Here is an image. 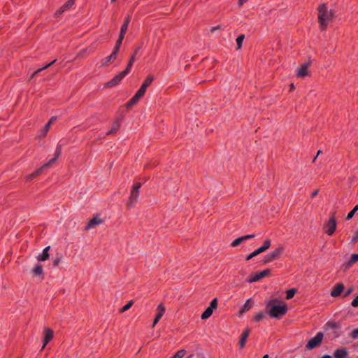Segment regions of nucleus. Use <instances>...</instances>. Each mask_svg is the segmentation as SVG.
Here are the masks:
<instances>
[{
    "label": "nucleus",
    "mask_w": 358,
    "mask_h": 358,
    "mask_svg": "<svg viewBox=\"0 0 358 358\" xmlns=\"http://www.w3.org/2000/svg\"><path fill=\"white\" fill-rule=\"evenodd\" d=\"M310 65L309 62L304 63L299 69L297 76L299 77H304L308 75V68Z\"/></svg>",
    "instance_id": "dca6fc26"
},
{
    "label": "nucleus",
    "mask_w": 358,
    "mask_h": 358,
    "mask_svg": "<svg viewBox=\"0 0 358 358\" xmlns=\"http://www.w3.org/2000/svg\"><path fill=\"white\" fill-rule=\"evenodd\" d=\"M43 70V69H39L38 70L36 71L33 75L31 76V78H33L34 77H35L38 73H40L41 71H42Z\"/></svg>",
    "instance_id": "603ef678"
},
{
    "label": "nucleus",
    "mask_w": 358,
    "mask_h": 358,
    "mask_svg": "<svg viewBox=\"0 0 358 358\" xmlns=\"http://www.w3.org/2000/svg\"><path fill=\"white\" fill-rule=\"evenodd\" d=\"M348 355V352L345 348L336 349L334 352V358H345Z\"/></svg>",
    "instance_id": "4468645a"
},
{
    "label": "nucleus",
    "mask_w": 358,
    "mask_h": 358,
    "mask_svg": "<svg viewBox=\"0 0 358 358\" xmlns=\"http://www.w3.org/2000/svg\"><path fill=\"white\" fill-rule=\"evenodd\" d=\"M269 273H270V270L265 269L264 271H262L255 274L252 278L247 280V282H248L250 283L257 282L259 280L262 279V278L267 276Z\"/></svg>",
    "instance_id": "6e6552de"
},
{
    "label": "nucleus",
    "mask_w": 358,
    "mask_h": 358,
    "mask_svg": "<svg viewBox=\"0 0 358 358\" xmlns=\"http://www.w3.org/2000/svg\"><path fill=\"white\" fill-rule=\"evenodd\" d=\"M244 38H245V35L243 34H241L240 35L237 39H236V43H237V49H241V47H242V43L244 41Z\"/></svg>",
    "instance_id": "c756f323"
},
{
    "label": "nucleus",
    "mask_w": 358,
    "mask_h": 358,
    "mask_svg": "<svg viewBox=\"0 0 358 358\" xmlns=\"http://www.w3.org/2000/svg\"><path fill=\"white\" fill-rule=\"evenodd\" d=\"M61 152H62V145L59 144V145H57L56 150H55V157L50 159L47 163L44 164V166L48 167V166H51L53 163H55L56 162L57 159L61 155Z\"/></svg>",
    "instance_id": "9b49d317"
},
{
    "label": "nucleus",
    "mask_w": 358,
    "mask_h": 358,
    "mask_svg": "<svg viewBox=\"0 0 358 358\" xmlns=\"http://www.w3.org/2000/svg\"><path fill=\"white\" fill-rule=\"evenodd\" d=\"M322 358H332V357L330 355H324Z\"/></svg>",
    "instance_id": "680f3d73"
},
{
    "label": "nucleus",
    "mask_w": 358,
    "mask_h": 358,
    "mask_svg": "<svg viewBox=\"0 0 358 358\" xmlns=\"http://www.w3.org/2000/svg\"><path fill=\"white\" fill-rule=\"evenodd\" d=\"M350 336L353 340L357 339L358 338V328L352 330V332L350 334Z\"/></svg>",
    "instance_id": "ea45409f"
},
{
    "label": "nucleus",
    "mask_w": 358,
    "mask_h": 358,
    "mask_svg": "<svg viewBox=\"0 0 358 358\" xmlns=\"http://www.w3.org/2000/svg\"><path fill=\"white\" fill-rule=\"evenodd\" d=\"M351 306L354 308L358 307V295L351 302Z\"/></svg>",
    "instance_id": "c03bdc74"
},
{
    "label": "nucleus",
    "mask_w": 358,
    "mask_h": 358,
    "mask_svg": "<svg viewBox=\"0 0 358 358\" xmlns=\"http://www.w3.org/2000/svg\"><path fill=\"white\" fill-rule=\"evenodd\" d=\"M318 192H319V190H318V189L315 190V191L313 192V194H312V197L315 196L318 194Z\"/></svg>",
    "instance_id": "6e6d98bb"
},
{
    "label": "nucleus",
    "mask_w": 358,
    "mask_h": 358,
    "mask_svg": "<svg viewBox=\"0 0 358 358\" xmlns=\"http://www.w3.org/2000/svg\"><path fill=\"white\" fill-rule=\"evenodd\" d=\"M250 333V329L249 328H247L241 334V339L239 341V345L241 348H245V343L247 341V339L248 338Z\"/></svg>",
    "instance_id": "ddd939ff"
},
{
    "label": "nucleus",
    "mask_w": 358,
    "mask_h": 358,
    "mask_svg": "<svg viewBox=\"0 0 358 358\" xmlns=\"http://www.w3.org/2000/svg\"><path fill=\"white\" fill-rule=\"evenodd\" d=\"M358 211V205L355 206V208L351 210L347 215L346 220H349L352 218L355 213Z\"/></svg>",
    "instance_id": "e433bc0d"
},
{
    "label": "nucleus",
    "mask_w": 358,
    "mask_h": 358,
    "mask_svg": "<svg viewBox=\"0 0 358 358\" xmlns=\"http://www.w3.org/2000/svg\"><path fill=\"white\" fill-rule=\"evenodd\" d=\"M354 290H355V288L353 286L348 287V289L345 291V292L342 296V297L345 298V297L348 296L354 292Z\"/></svg>",
    "instance_id": "4c0bfd02"
},
{
    "label": "nucleus",
    "mask_w": 358,
    "mask_h": 358,
    "mask_svg": "<svg viewBox=\"0 0 358 358\" xmlns=\"http://www.w3.org/2000/svg\"><path fill=\"white\" fill-rule=\"evenodd\" d=\"M53 338V331L51 329L46 328L45 329V338L43 341V345L42 349H44L46 345Z\"/></svg>",
    "instance_id": "f8f14e48"
},
{
    "label": "nucleus",
    "mask_w": 358,
    "mask_h": 358,
    "mask_svg": "<svg viewBox=\"0 0 358 358\" xmlns=\"http://www.w3.org/2000/svg\"><path fill=\"white\" fill-rule=\"evenodd\" d=\"M124 37V36L120 35L119 38H118V40H117V41L116 43V45L115 46V48H114V49L113 50V52H114L115 53H116V54L118 53L119 50H120V45H121V44L122 43Z\"/></svg>",
    "instance_id": "bb28decb"
},
{
    "label": "nucleus",
    "mask_w": 358,
    "mask_h": 358,
    "mask_svg": "<svg viewBox=\"0 0 358 358\" xmlns=\"http://www.w3.org/2000/svg\"><path fill=\"white\" fill-rule=\"evenodd\" d=\"M125 77L120 72L119 74L116 75L113 79L107 82L105 85V87H113L116 86L120 83V82Z\"/></svg>",
    "instance_id": "0eeeda50"
},
{
    "label": "nucleus",
    "mask_w": 358,
    "mask_h": 358,
    "mask_svg": "<svg viewBox=\"0 0 358 358\" xmlns=\"http://www.w3.org/2000/svg\"><path fill=\"white\" fill-rule=\"evenodd\" d=\"M264 315L263 313H259V314L255 315L254 319L256 322H259L264 317Z\"/></svg>",
    "instance_id": "37998d69"
},
{
    "label": "nucleus",
    "mask_w": 358,
    "mask_h": 358,
    "mask_svg": "<svg viewBox=\"0 0 358 358\" xmlns=\"http://www.w3.org/2000/svg\"><path fill=\"white\" fill-rule=\"evenodd\" d=\"M50 127V125L47 123L45 124V126L44 127V129L43 130V133L41 134V137H45V135L47 134Z\"/></svg>",
    "instance_id": "a19ab883"
},
{
    "label": "nucleus",
    "mask_w": 358,
    "mask_h": 358,
    "mask_svg": "<svg viewBox=\"0 0 358 358\" xmlns=\"http://www.w3.org/2000/svg\"><path fill=\"white\" fill-rule=\"evenodd\" d=\"M117 54L112 52V53L106 57L102 62V66H107L109 63L113 62L117 58Z\"/></svg>",
    "instance_id": "a211bd4d"
},
{
    "label": "nucleus",
    "mask_w": 358,
    "mask_h": 358,
    "mask_svg": "<svg viewBox=\"0 0 358 358\" xmlns=\"http://www.w3.org/2000/svg\"><path fill=\"white\" fill-rule=\"evenodd\" d=\"M222 27L221 26L218 25V26H216V27H213L212 29H211V32H214L215 30H218V29H221Z\"/></svg>",
    "instance_id": "864d4df0"
},
{
    "label": "nucleus",
    "mask_w": 358,
    "mask_h": 358,
    "mask_svg": "<svg viewBox=\"0 0 358 358\" xmlns=\"http://www.w3.org/2000/svg\"><path fill=\"white\" fill-rule=\"evenodd\" d=\"M217 299H213L210 303V306L208 307L211 308L212 309H215L217 308Z\"/></svg>",
    "instance_id": "79ce46f5"
},
{
    "label": "nucleus",
    "mask_w": 358,
    "mask_h": 358,
    "mask_svg": "<svg viewBox=\"0 0 358 358\" xmlns=\"http://www.w3.org/2000/svg\"><path fill=\"white\" fill-rule=\"evenodd\" d=\"M248 0H239L238 3L241 6L243 5L245 2H246Z\"/></svg>",
    "instance_id": "bf43d9fd"
},
{
    "label": "nucleus",
    "mask_w": 358,
    "mask_h": 358,
    "mask_svg": "<svg viewBox=\"0 0 358 358\" xmlns=\"http://www.w3.org/2000/svg\"><path fill=\"white\" fill-rule=\"evenodd\" d=\"M134 62H135V56H134V55H132V56L131 57V58H130V60H129V64H128V65H127V66L126 69H125V70H124L123 71H122V74L123 76H126L129 73V71H130V70H131V67H132L133 64H134Z\"/></svg>",
    "instance_id": "4be33fe9"
},
{
    "label": "nucleus",
    "mask_w": 358,
    "mask_h": 358,
    "mask_svg": "<svg viewBox=\"0 0 358 358\" xmlns=\"http://www.w3.org/2000/svg\"><path fill=\"white\" fill-rule=\"evenodd\" d=\"M159 320H160V318H158V317H155V320L153 322L152 328L155 327V326L158 323Z\"/></svg>",
    "instance_id": "5fc2aeb1"
},
{
    "label": "nucleus",
    "mask_w": 358,
    "mask_h": 358,
    "mask_svg": "<svg viewBox=\"0 0 358 358\" xmlns=\"http://www.w3.org/2000/svg\"><path fill=\"white\" fill-rule=\"evenodd\" d=\"M141 182H137L136 184H135L133 186L132 190H136V191L138 192V189L141 188Z\"/></svg>",
    "instance_id": "49530a36"
},
{
    "label": "nucleus",
    "mask_w": 358,
    "mask_h": 358,
    "mask_svg": "<svg viewBox=\"0 0 358 358\" xmlns=\"http://www.w3.org/2000/svg\"><path fill=\"white\" fill-rule=\"evenodd\" d=\"M74 3V0H69L64 6H62L60 9L56 13V15L59 16L65 10L71 7Z\"/></svg>",
    "instance_id": "f3484780"
},
{
    "label": "nucleus",
    "mask_w": 358,
    "mask_h": 358,
    "mask_svg": "<svg viewBox=\"0 0 358 358\" xmlns=\"http://www.w3.org/2000/svg\"><path fill=\"white\" fill-rule=\"evenodd\" d=\"M186 355V350H180L178 351L173 357L171 358H182Z\"/></svg>",
    "instance_id": "f704fd0d"
},
{
    "label": "nucleus",
    "mask_w": 358,
    "mask_h": 358,
    "mask_svg": "<svg viewBox=\"0 0 358 358\" xmlns=\"http://www.w3.org/2000/svg\"><path fill=\"white\" fill-rule=\"evenodd\" d=\"M143 44L141 43L135 50L134 53L132 55L136 57V54L139 52L140 49L142 48Z\"/></svg>",
    "instance_id": "de8ad7c7"
},
{
    "label": "nucleus",
    "mask_w": 358,
    "mask_h": 358,
    "mask_svg": "<svg viewBox=\"0 0 358 358\" xmlns=\"http://www.w3.org/2000/svg\"><path fill=\"white\" fill-rule=\"evenodd\" d=\"M50 249V246H48L43 250L41 255H39L38 257V259L42 262L47 260L49 257V250Z\"/></svg>",
    "instance_id": "6ab92c4d"
},
{
    "label": "nucleus",
    "mask_w": 358,
    "mask_h": 358,
    "mask_svg": "<svg viewBox=\"0 0 358 358\" xmlns=\"http://www.w3.org/2000/svg\"><path fill=\"white\" fill-rule=\"evenodd\" d=\"M321 153H322V151H321V150H319V151L317 152L316 157H315L313 159V162L316 160L317 157H318Z\"/></svg>",
    "instance_id": "4d7b16f0"
},
{
    "label": "nucleus",
    "mask_w": 358,
    "mask_h": 358,
    "mask_svg": "<svg viewBox=\"0 0 358 358\" xmlns=\"http://www.w3.org/2000/svg\"><path fill=\"white\" fill-rule=\"evenodd\" d=\"M57 120V117L56 116H52L50 120H49V122H48V124H49L50 125H51L55 120Z\"/></svg>",
    "instance_id": "8fccbe9b"
},
{
    "label": "nucleus",
    "mask_w": 358,
    "mask_h": 358,
    "mask_svg": "<svg viewBox=\"0 0 358 358\" xmlns=\"http://www.w3.org/2000/svg\"><path fill=\"white\" fill-rule=\"evenodd\" d=\"M318 20L322 30H325L329 22L334 18L335 13L333 10H329L326 4H321L318 8Z\"/></svg>",
    "instance_id": "f03ea898"
},
{
    "label": "nucleus",
    "mask_w": 358,
    "mask_h": 358,
    "mask_svg": "<svg viewBox=\"0 0 358 358\" xmlns=\"http://www.w3.org/2000/svg\"><path fill=\"white\" fill-rule=\"evenodd\" d=\"M153 80V76H149L147 77L141 87H140V90L144 91L145 92L147 87L151 84V83Z\"/></svg>",
    "instance_id": "5701e85b"
},
{
    "label": "nucleus",
    "mask_w": 358,
    "mask_h": 358,
    "mask_svg": "<svg viewBox=\"0 0 358 358\" xmlns=\"http://www.w3.org/2000/svg\"><path fill=\"white\" fill-rule=\"evenodd\" d=\"M59 262V259H56L54 260V264L55 265H58Z\"/></svg>",
    "instance_id": "052dcab7"
},
{
    "label": "nucleus",
    "mask_w": 358,
    "mask_h": 358,
    "mask_svg": "<svg viewBox=\"0 0 358 358\" xmlns=\"http://www.w3.org/2000/svg\"><path fill=\"white\" fill-rule=\"evenodd\" d=\"M133 305V301H129L125 306H124L122 308H121L119 310L120 313H124L127 310H128Z\"/></svg>",
    "instance_id": "72a5a7b5"
},
{
    "label": "nucleus",
    "mask_w": 358,
    "mask_h": 358,
    "mask_svg": "<svg viewBox=\"0 0 358 358\" xmlns=\"http://www.w3.org/2000/svg\"><path fill=\"white\" fill-rule=\"evenodd\" d=\"M255 234H249V235L244 236L245 241L252 238H255Z\"/></svg>",
    "instance_id": "3c124183"
},
{
    "label": "nucleus",
    "mask_w": 358,
    "mask_h": 358,
    "mask_svg": "<svg viewBox=\"0 0 358 358\" xmlns=\"http://www.w3.org/2000/svg\"><path fill=\"white\" fill-rule=\"evenodd\" d=\"M103 220L100 217H99L98 216H95L89 221L86 227V229H94L99 224H101Z\"/></svg>",
    "instance_id": "9d476101"
},
{
    "label": "nucleus",
    "mask_w": 358,
    "mask_h": 358,
    "mask_svg": "<svg viewBox=\"0 0 358 358\" xmlns=\"http://www.w3.org/2000/svg\"><path fill=\"white\" fill-rule=\"evenodd\" d=\"M271 246V241L269 239H266L264 241V244L262 246L250 253L248 256L246 257V260H250L253 257H256L257 255L265 252L266 250H268Z\"/></svg>",
    "instance_id": "39448f33"
},
{
    "label": "nucleus",
    "mask_w": 358,
    "mask_h": 358,
    "mask_svg": "<svg viewBox=\"0 0 358 358\" xmlns=\"http://www.w3.org/2000/svg\"><path fill=\"white\" fill-rule=\"evenodd\" d=\"M293 88H294V85H293V84H292V85H291V89L292 90Z\"/></svg>",
    "instance_id": "0e129e2a"
},
{
    "label": "nucleus",
    "mask_w": 358,
    "mask_h": 358,
    "mask_svg": "<svg viewBox=\"0 0 358 358\" xmlns=\"http://www.w3.org/2000/svg\"><path fill=\"white\" fill-rule=\"evenodd\" d=\"M145 92L144 91L139 89L135 95H136V96L140 99L145 94Z\"/></svg>",
    "instance_id": "a18cd8bd"
},
{
    "label": "nucleus",
    "mask_w": 358,
    "mask_h": 358,
    "mask_svg": "<svg viewBox=\"0 0 358 358\" xmlns=\"http://www.w3.org/2000/svg\"><path fill=\"white\" fill-rule=\"evenodd\" d=\"M244 241H245V239L244 238V236H241V237H239L236 239H235L232 243H231V246L232 247H237L240 244H241L242 243H243Z\"/></svg>",
    "instance_id": "c85d7f7f"
},
{
    "label": "nucleus",
    "mask_w": 358,
    "mask_h": 358,
    "mask_svg": "<svg viewBox=\"0 0 358 358\" xmlns=\"http://www.w3.org/2000/svg\"><path fill=\"white\" fill-rule=\"evenodd\" d=\"M165 310L164 306L162 303H160L157 308V314L156 317L161 319L165 313Z\"/></svg>",
    "instance_id": "393cba45"
},
{
    "label": "nucleus",
    "mask_w": 358,
    "mask_h": 358,
    "mask_svg": "<svg viewBox=\"0 0 358 358\" xmlns=\"http://www.w3.org/2000/svg\"><path fill=\"white\" fill-rule=\"evenodd\" d=\"M47 168V166H44V164L39 169H38L35 172L31 173L27 177V180H31L33 178H34L36 176L40 175L43 170Z\"/></svg>",
    "instance_id": "aec40b11"
},
{
    "label": "nucleus",
    "mask_w": 358,
    "mask_h": 358,
    "mask_svg": "<svg viewBox=\"0 0 358 358\" xmlns=\"http://www.w3.org/2000/svg\"><path fill=\"white\" fill-rule=\"evenodd\" d=\"M139 100V98L136 96V95H134L131 100L127 103V106H131L134 105L137 101Z\"/></svg>",
    "instance_id": "58836bf2"
},
{
    "label": "nucleus",
    "mask_w": 358,
    "mask_h": 358,
    "mask_svg": "<svg viewBox=\"0 0 358 358\" xmlns=\"http://www.w3.org/2000/svg\"><path fill=\"white\" fill-rule=\"evenodd\" d=\"M345 286L343 283H337L334 285L331 292V296L332 297H337L341 296L342 292L344 291Z\"/></svg>",
    "instance_id": "1a4fd4ad"
},
{
    "label": "nucleus",
    "mask_w": 358,
    "mask_h": 358,
    "mask_svg": "<svg viewBox=\"0 0 358 358\" xmlns=\"http://www.w3.org/2000/svg\"><path fill=\"white\" fill-rule=\"evenodd\" d=\"M116 0H110L111 3L115 2Z\"/></svg>",
    "instance_id": "69168bd1"
},
{
    "label": "nucleus",
    "mask_w": 358,
    "mask_h": 358,
    "mask_svg": "<svg viewBox=\"0 0 358 358\" xmlns=\"http://www.w3.org/2000/svg\"><path fill=\"white\" fill-rule=\"evenodd\" d=\"M252 307L251 304V299H249L246 301L245 304L243 305L242 309L241 310V313H243L248 310H249Z\"/></svg>",
    "instance_id": "cd10ccee"
},
{
    "label": "nucleus",
    "mask_w": 358,
    "mask_h": 358,
    "mask_svg": "<svg viewBox=\"0 0 358 358\" xmlns=\"http://www.w3.org/2000/svg\"><path fill=\"white\" fill-rule=\"evenodd\" d=\"M56 61H57V59L53 60L52 62L49 63L48 64H47L46 66L43 67L42 69H43V70L48 69V67L52 66L53 64H55L56 62Z\"/></svg>",
    "instance_id": "09e8293b"
},
{
    "label": "nucleus",
    "mask_w": 358,
    "mask_h": 358,
    "mask_svg": "<svg viewBox=\"0 0 358 358\" xmlns=\"http://www.w3.org/2000/svg\"><path fill=\"white\" fill-rule=\"evenodd\" d=\"M33 272L34 274L40 275L43 273V268L41 264H38L35 266V268L33 269Z\"/></svg>",
    "instance_id": "473e14b6"
},
{
    "label": "nucleus",
    "mask_w": 358,
    "mask_h": 358,
    "mask_svg": "<svg viewBox=\"0 0 358 358\" xmlns=\"http://www.w3.org/2000/svg\"><path fill=\"white\" fill-rule=\"evenodd\" d=\"M284 252V248L282 247H278L275 249L273 251L269 252L263 262L264 264H266L278 258Z\"/></svg>",
    "instance_id": "7ed1b4c3"
},
{
    "label": "nucleus",
    "mask_w": 358,
    "mask_h": 358,
    "mask_svg": "<svg viewBox=\"0 0 358 358\" xmlns=\"http://www.w3.org/2000/svg\"><path fill=\"white\" fill-rule=\"evenodd\" d=\"M268 357H269L268 355L266 354V355H264L262 358H268Z\"/></svg>",
    "instance_id": "e2e57ef3"
},
{
    "label": "nucleus",
    "mask_w": 358,
    "mask_h": 358,
    "mask_svg": "<svg viewBox=\"0 0 358 358\" xmlns=\"http://www.w3.org/2000/svg\"><path fill=\"white\" fill-rule=\"evenodd\" d=\"M120 121L117 120L113 122L111 129L107 133V134H115L120 128Z\"/></svg>",
    "instance_id": "a878e982"
},
{
    "label": "nucleus",
    "mask_w": 358,
    "mask_h": 358,
    "mask_svg": "<svg viewBox=\"0 0 358 358\" xmlns=\"http://www.w3.org/2000/svg\"><path fill=\"white\" fill-rule=\"evenodd\" d=\"M358 261V253L357 254H353L352 255L350 261L348 263V266H350L354 263L357 262Z\"/></svg>",
    "instance_id": "2f4dec72"
},
{
    "label": "nucleus",
    "mask_w": 358,
    "mask_h": 358,
    "mask_svg": "<svg viewBox=\"0 0 358 358\" xmlns=\"http://www.w3.org/2000/svg\"><path fill=\"white\" fill-rule=\"evenodd\" d=\"M358 239V233L353 237L352 241H356Z\"/></svg>",
    "instance_id": "13d9d810"
},
{
    "label": "nucleus",
    "mask_w": 358,
    "mask_h": 358,
    "mask_svg": "<svg viewBox=\"0 0 358 358\" xmlns=\"http://www.w3.org/2000/svg\"><path fill=\"white\" fill-rule=\"evenodd\" d=\"M324 337V334L322 332H318L315 336L312 338L306 344V349L308 350H313L315 348L317 347L320 345V343L322 341Z\"/></svg>",
    "instance_id": "20e7f679"
},
{
    "label": "nucleus",
    "mask_w": 358,
    "mask_h": 358,
    "mask_svg": "<svg viewBox=\"0 0 358 358\" xmlns=\"http://www.w3.org/2000/svg\"><path fill=\"white\" fill-rule=\"evenodd\" d=\"M130 20H131V16H128V17L125 20L124 23L123 24V25L121 27L120 35L124 36V35L127 31Z\"/></svg>",
    "instance_id": "412c9836"
},
{
    "label": "nucleus",
    "mask_w": 358,
    "mask_h": 358,
    "mask_svg": "<svg viewBox=\"0 0 358 358\" xmlns=\"http://www.w3.org/2000/svg\"><path fill=\"white\" fill-rule=\"evenodd\" d=\"M326 326L327 328L332 329H340V326L338 323L333 322H329L326 324Z\"/></svg>",
    "instance_id": "7c9ffc66"
},
{
    "label": "nucleus",
    "mask_w": 358,
    "mask_h": 358,
    "mask_svg": "<svg viewBox=\"0 0 358 358\" xmlns=\"http://www.w3.org/2000/svg\"><path fill=\"white\" fill-rule=\"evenodd\" d=\"M138 198V192L136 191V190H131L129 200L128 202V205L130 207L134 206V204L137 202Z\"/></svg>",
    "instance_id": "2eb2a0df"
},
{
    "label": "nucleus",
    "mask_w": 358,
    "mask_h": 358,
    "mask_svg": "<svg viewBox=\"0 0 358 358\" xmlns=\"http://www.w3.org/2000/svg\"><path fill=\"white\" fill-rule=\"evenodd\" d=\"M266 310L271 317L279 318L286 314L287 306L285 303L273 299L267 303Z\"/></svg>",
    "instance_id": "f257e3e1"
},
{
    "label": "nucleus",
    "mask_w": 358,
    "mask_h": 358,
    "mask_svg": "<svg viewBox=\"0 0 358 358\" xmlns=\"http://www.w3.org/2000/svg\"><path fill=\"white\" fill-rule=\"evenodd\" d=\"M326 233L331 236L336 229V220L334 216H332L325 225Z\"/></svg>",
    "instance_id": "423d86ee"
},
{
    "label": "nucleus",
    "mask_w": 358,
    "mask_h": 358,
    "mask_svg": "<svg viewBox=\"0 0 358 358\" xmlns=\"http://www.w3.org/2000/svg\"><path fill=\"white\" fill-rule=\"evenodd\" d=\"M213 309H212L210 307H208L206 310L202 313L201 317L202 320H206V319H208V317H210L211 316V315L213 314Z\"/></svg>",
    "instance_id": "b1692460"
},
{
    "label": "nucleus",
    "mask_w": 358,
    "mask_h": 358,
    "mask_svg": "<svg viewBox=\"0 0 358 358\" xmlns=\"http://www.w3.org/2000/svg\"><path fill=\"white\" fill-rule=\"evenodd\" d=\"M296 293V289H290L289 290L287 291V295H286V298L287 299H291L294 296V294Z\"/></svg>",
    "instance_id": "c9c22d12"
}]
</instances>
